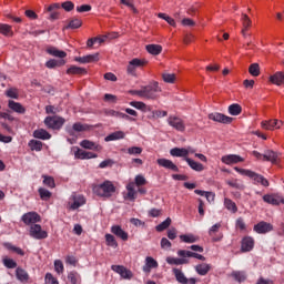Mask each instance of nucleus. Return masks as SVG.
<instances>
[{
	"label": "nucleus",
	"mask_w": 284,
	"mask_h": 284,
	"mask_svg": "<svg viewBox=\"0 0 284 284\" xmlns=\"http://www.w3.org/2000/svg\"><path fill=\"white\" fill-rule=\"evenodd\" d=\"M159 92H161V87H159V82H152L145 87H142L140 90L131 91V94L140 97V99L154 100L159 99Z\"/></svg>",
	"instance_id": "1"
},
{
	"label": "nucleus",
	"mask_w": 284,
	"mask_h": 284,
	"mask_svg": "<svg viewBox=\"0 0 284 284\" xmlns=\"http://www.w3.org/2000/svg\"><path fill=\"white\" fill-rule=\"evenodd\" d=\"M92 192L95 196H99L100 199H111V196H114V192H116V186H114V183L112 181L105 180L100 184L93 185Z\"/></svg>",
	"instance_id": "2"
},
{
	"label": "nucleus",
	"mask_w": 284,
	"mask_h": 284,
	"mask_svg": "<svg viewBox=\"0 0 284 284\" xmlns=\"http://www.w3.org/2000/svg\"><path fill=\"white\" fill-rule=\"evenodd\" d=\"M148 180H145V176L138 174L135 175L134 182H129L126 184V194L124 195L125 201H136V190H134V186L141 187V185H146Z\"/></svg>",
	"instance_id": "3"
},
{
	"label": "nucleus",
	"mask_w": 284,
	"mask_h": 284,
	"mask_svg": "<svg viewBox=\"0 0 284 284\" xmlns=\"http://www.w3.org/2000/svg\"><path fill=\"white\" fill-rule=\"evenodd\" d=\"M144 65H148V60L145 59H132L129 61V64L126 67V74L130 77H136V69L138 68H143Z\"/></svg>",
	"instance_id": "4"
},
{
	"label": "nucleus",
	"mask_w": 284,
	"mask_h": 284,
	"mask_svg": "<svg viewBox=\"0 0 284 284\" xmlns=\"http://www.w3.org/2000/svg\"><path fill=\"white\" fill-rule=\"evenodd\" d=\"M64 123H65V119L57 115L47 116L44 119V125H47V128H49L50 130H61Z\"/></svg>",
	"instance_id": "5"
},
{
	"label": "nucleus",
	"mask_w": 284,
	"mask_h": 284,
	"mask_svg": "<svg viewBox=\"0 0 284 284\" xmlns=\"http://www.w3.org/2000/svg\"><path fill=\"white\" fill-rule=\"evenodd\" d=\"M29 236H31V239H36V241H41L43 239H48V233L43 231L41 224H31Z\"/></svg>",
	"instance_id": "6"
},
{
	"label": "nucleus",
	"mask_w": 284,
	"mask_h": 284,
	"mask_svg": "<svg viewBox=\"0 0 284 284\" xmlns=\"http://www.w3.org/2000/svg\"><path fill=\"white\" fill-rule=\"evenodd\" d=\"M166 122L173 130H176V132H185V121L176 115H169Z\"/></svg>",
	"instance_id": "7"
},
{
	"label": "nucleus",
	"mask_w": 284,
	"mask_h": 284,
	"mask_svg": "<svg viewBox=\"0 0 284 284\" xmlns=\"http://www.w3.org/2000/svg\"><path fill=\"white\" fill-rule=\"evenodd\" d=\"M21 221L24 225H37V223H41V215L37 212H28L21 216Z\"/></svg>",
	"instance_id": "8"
},
{
	"label": "nucleus",
	"mask_w": 284,
	"mask_h": 284,
	"mask_svg": "<svg viewBox=\"0 0 284 284\" xmlns=\"http://www.w3.org/2000/svg\"><path fill=\"white\" fill-rule=\"evenodd\" d=\"M111 270L115 272V274H119L121 278H124L125 281H130L134 274H132V271L128 270L123 265H112Z\"/></svg>",
	"instance_id": "9"
},
{
	"label": "nucleus",
	"mask_w": 284,
	"mask_h": 284,
	"mask_svg": "<svg viewBox=\"0 0 284 284\" xmlns=\"http://www.w3.org/2000/svg\"><path fill=\"white\" fill-rule=\"evenodd\" d=\"M253 230L254 232H256V234H267L268 232H272L274 230V225H272V223L262 221L255 224Z\"/></svg>",
	"instance_id": "10"
},
{
	"label": "nucleus",
	"mask_w": 284,
	"mask_h": 284,
	"mask_svg": "<svg viewBox=\"0 0 284 284\" xmlns=\"http://www.w3.org/2000/svg\"><path fill=\"white\" fill-rule=\"evenodd\" d=\"M283 121L282 120H265L262 121L261 126L263 128V130H281V126L283 125Z\"/></svg>",
	"instance_id": "11"
},
{
	"label": "nucleus",
	"mask_w": 284,
	"mask_h": 284,
	"mask_svg": "<svg viewBox=\"0 0 284 284\" xmlns=\"http://www.w3.org/2000/svg\"><path fill=\"white\" fill-rule=\"evenodd\" d=\"M71 201L73 202H69L70 210H79V207H83V205H85V196L83 195L72 194Z\"/></svg>",
	"instance_id": "12"
},
{
	"label": "nucleus",
	"mask_w": 284,
	"mask_h": 284,
	"mask_svg": "<svg viewBox=\"0 0 284 284\" xmlns=\"http://www.w3.org/2000/svg\"><path fill=\"white\" fill-rule=\"evenodd\" d=\"M209 119L211 121H215L216 123H232V121H234L233 118L219 112L210 113Z\"/></svg>",
	"instance_id": "13"
},
{
	"label": "nucleus",
	"mask_w": 284,
	"mask_h": 284,
	"mask_svg": "<svg viewBox=\"0 0 284 284\" xmlns=\"http://www.w3.org/2000/svg\"><path fill=\"white\" fill-rule=\"evenodd\" d=\"M221 161L225 165H234L236 163H243L245 159L241 158V155H237V154H229V155H223L221 158Z\"/></svg>",
	"instance_id": "14"
},
{
	"label": "nucleus",
	"mask_w": 284,
	"mask_h": 284,
	"mask_svg": "<svg viewBox=\"0 0 284 284\" xmlns=\"http://www.w3.org/2000/svg\"><path fill=\"white\" fill-rule=\"evenodd\" d=\"M158 165L160 168H164L165 170H171L172 172H179V166L172 162V160H168L165 158H161L156 160Z\"/></svg>",
	"instance_id": "15"
},
{
	"label": "nucleus",
	"mask_w": 284,
	"mask_h": 284,
	"mask_svg": "<svg viewBox=\"0 0 284 284\" xmlns=\"http://www.w3.org/2000/svg\"><path fill=\"white\" fill-rule=\"evenodd\" d=\"M254 185H263V187H270V181H267V179H265V176L256 173V172H252L251 173V178Z\"/></svg>",
	"instance_id": "16"
},
{
	"label": "nucleus",
	"mask_w": 284,
	"mask_h": 284,
	"mask_svg": "<svg viewBox=\"0 0 284 284\" xmlns=\"http://www.w3.org/2000/svg\"><path fill=\"white\" fill-rule=\"evenodd\" d=\"M156 267H159V262H156V260H154V257L152 256H146L145 264L143 266V272L150 274L152 270H156Z\"/></svg>",
	"instance_id": "17"
},
{
	"label": "nucleus",
	"mask_w": 284,
	"mask_h": 284,
	"mask_svg": "<svg viewBox=\"0 0 284 284\" xmlns=\"http://www.w3.org/2000/svg\"><path fill=\"white\" fill-rule=\"evenodd\" d=\"M97 154L95 153H92V152H88V151H84V150H81V149H77L74 151V159H80L81 161H85V160H89V159H97Z\"/></svg>",
	"instance_id": "18"
},
{
	"label": "nucleus",
	"mask_w": 284,
	"mask_h": 284,
	"mask_svg": "<svg viewBox=\"0 0 284 284\" xmlns=\"http://www.w3.org/2000/svg\"><path fill=\"white\" fill-rule=\"evenodd\" d=\"M178 256H182V258H197V261H205V256L199 253H194L192 251H185V250L178 251Z\"/></svg>",
	"instance_id": "19"
},
{
	"label": "nucleus",
	"mask_w": 284,
	"mask_h": 284,
	"mask_svg": "<svg viewBox=\"0 0 284 284\" xmlns=\"http://www.w3.org/2000/svg\"><path fill=\"white\" fill-rule=\"evenodd\" d=\"M252 250H254V237L245 236L241 243V251L242 252H252Z\"/></svg>",
	"instance_id": "20"
},
{
	"label": "nucleus",
	"mask_w": 284,
	"mask_h": 284,
	"mask_svg": "<svg viewBox=\"0 0 284 284\" xmlns=\"http://www.w3.org/2000/svg\"><path fill=\"white\" fill-rule=\"evenodd\" d=\"M111 232L116 236L118 239H121V241H128L129 234L125 232L121 225H113L111 226Z\"/></svg>",
	"instance_id": "21"
},
{
	"label": "nucleus",
	"mask_w": 284,
	"mask_h": 284,
	"mask_svg": "<svg viewBox=\"0 0 284 284\" xmlns=\"http://www.w3.org/2000/svg\"><path fill=\"white\" fill-rule=\"evenodd\" d=\"M170 154L171 156H178L185 161V159H187V156L190 155V151H187V149L185 148H173L170 150Z\"/></svg>",
	"instance_id": "22"
},
{
	"label": "nucleus",
	"mask_w": 284,
	"mask_h": 284,
	"mask_svg": "<svg viewBox=\"0 0 284 284\" xmlns=\"http://www.w3.org/2000/svg\"><path fill=\"white\" fill-rule=\"evenodd\" d=\"M264 203H268V205H281L283 199H281L276 194H265L263 195Z\"/></svg>",
	"instance_id": "23"
},
{
	"label": "nucleus",
	"mask_w": 284,
	"mask_h": 284,
	"mask_svg": "<svg viewBox=\"0 0 284 284\" xmlns=\"http://www.w3.org/2000/svg\"><path fill=\"white\" fill-rule=\"evenodd\" d=\"M33 138L40 139L41 141H50V139H52V134H50L45 129H38L33 131Z\"/></svg>",
	"instance_id": "24"
},
{
	"label": "nucleus",
	"mask_w": 284,
	"mask_h": 284,
	"mask_svg": "<svg viewBox=\"0 0 284 284\" xmlns=\"http://www.w3.org/2000/svg\"><path fill=\"white\" fill-rule=\"evenodd\" d=\"M75 61L79 63H97L99 61V53L88 54L77 58Z\"/></svg>",
	"instance_id": "25"
},
{
	"label": "nucleus",
	"mask_w": 284,
	"mask_h": 284,
	"mask_svg": "<svg viewBox=\"0 0 284 284\" xmlns=\"http://www.w3.org/2000/svg\"><path fill=\"white\" fill-rule=\"evenodd\" d=\"M16 278L20 281V283H28V281H30V274H28V271L18 267L16 268Z\"/></svg>",
	"instance_id": "26"
},
{
	"label": "nucleus",
	"mask_w": 284,
	"mask_h": 284,
	"mask_svg": "<svg viewBox=\"0 0 284 284\" xmlns=\"http://www.w3.org/2000/svg\"><path fill=\"white\" fill-rule=\"evenodd\" d=\"M166 263L169 265H187L190 261L187 260V257H183V256H180V257L169 256L166 257Z\"/></svg>",
	"instance_id": "27"
},
{
	"label": "nucleus",
	"mask_w": 284,
	"mask_h": 284,
	"mask_svg": "<svg viewBox=\"0 0 284 284\" xmlns=\"http://www.w3.org/2000/svg\"><path fill=\"white\" fill-rule=\"evenodd\" d=\"M145 50L149 54H152V57H159V54L163 52V47H161V44H146Z\"/></svg>",
	"instance_id": "28"
},
{
	"label": "nucleus",
	"mask_w": 284,
	"mask_h": 284,
	"mask_svg": "<svg viewBox=\"0 0 284 284\" xmlns=\"http://www.w3.org/2000/svg\"><path fill=\"white\" fill-rule=\"evenodd\" d=\"M268 81H271L273 85H284V73L281 71H277L275 74L268 78Z\"/></svg>",
	"instance_id": "29"
},
{
	"label": "nucleus",
	"mask_w": 284,
	"mask_h": 284,
	"mask_svg": "<svg viewBox=\"0 0 284 284\" xmlns=\"http://www.w3.org/2000/svg\"><path fill=\"white\" fill-rule=\"evenodd\" d=\"M8 108L18 114H26V108H23L21 103L13 100H9Z\"/></svg>",
	"instance_id": "30"
},
{
	"label": "nucleus",
	"mask_w": 284,
	"mask_h": 284,
	"mask_svg": "<svg viewBox=\"0 0 284 284\" xmlns=\"http://www.w3.org/2000/svg\"><path fill=\"white\" fill-rule=\"evenodd\" d=\"M210 270H212V265L207 263L197 264L195 266V272L200 276H207V273L210 272Z\"/></svg>",
	"instance_id": "31"
},
{
	"label": "nucleus",
	"mask_w": 284,
	"mask_h": 284,
	"mask_svg": "<svg viewBox=\"0 0 284 284\" xmlns=\"http://www.w3.org/2000/svg\"><path fill=\"white\" fill-rule=\"evenodd\" d=\"M129 105H131V108H135V110H141V112H152V109L141 101H131Z\"/></svg>",
	"instance_id": "32"
},
{
	"label": "nucleus",
	"mask_w": 284,
	"mask_h": 284,
	"mask_svg": "<svg viewBox=\"0 0 284 284\" xmlns=\"http://www.w3.org/2000/svg\"><path fill=\"white\" fill-rule=\"evenodd\" d=\"M48 54L51 57H55L58 59H65L68 57V53L65 51H61L54 47H50L47 49Z\"/></svg>",
	"instance_id": "33"
},
{
	"label": "nucleus",
	"mask_w": 284,
	"mask_h": 284,
	"mask_svg": "<svg viewBox=\"0 0 284 284\" xmlns=\"http://www.w3.org/2000/svg\"><path fill=\"white\" fill-rule=\"evenodd\" d=\"M184 161L187 162V165L191 168V170H194V172H203V170H205V166H203V164L190 158H185Z\"/></svg>",
	"instance_id": "34"
},
{
	"label": "nucleus",
	"mask_w": 284,
	"mask_h": 284,
	"mask_svg": "<svg viewBox=\"0 0 284 284\" xmlns=\"http://www.w3.org/2000/svg\"><path fill=\"white\" fill-rule=\"evenodd\" d=\"M262 156H263V161H268L270 163H276V160L278 159V153L272 150H266Z\"/></svg>",
	"instance_id": "35"
},
{
	"label": "nucleus",
	"mask_w": 284,
	"mask_h": 284,
	"mask_svg": "<svg viewBox=\"0 0 284 284\" xmlns=\"http://www.w3.org/2000/svg\"><path fill=\"white\" fill-rule=\"evenodd\" d=\"M231 276L234 278V281H236V283H244V281L247 280V273L244 271H233Z\"/></svg>",
	"instance_id": "36"
},
{
	"label": "nucleus",
	"mask_w": 284,
	"mask_h": 284,
	"mask_svg": "<svg viewBox=\"0 0 284 284\" xmlns=\"http://www.w3.org/2000/svg\"><path fill=\"white\" fill-rule=\"evenodd\" d=\"M120 139H125V133L123 131H115L104 138V141H120Z\"/></svg>",
	"instance_id": "37"
},
{
	"label": "nucleus",
	"mask_w": 284,
	"mask_h": 284,
	"mask_svg": "<svg viewBox=\"0 0 284 284\" xmlns=\"http://www.w3.org/2000/svg\"><path fill=\"white\" fill-rule=\"evenodd\" d=\"M0 34L3 37H14V31H12V26L0 23Z\"/></svg>",
	"instance_id": "38"
},
{
	"label": "nucleus",
	"mask_w": 284,
	"mask_h": 284,
	"mask_svg": "<svg viewBox=\"0 0 284 284\" xmlns=\"http://www.w3.org/2000/svg\"><path fill=\"white\" fill-rule=\"evenodd\" d=\"M173 274L178 283L187 284V277L185 276V273H183V271L179 268H173Z\"/></svg>",
	"instance_id": "39"
},
{
	"label": "nucleus",
	"mask_w": 284,
	"mask_h": 284,
	"mask_svg": "<svg viewBox=\"0 0 284 284\" xmlns=\"http://www.w3.org/2000/svg\"><path fill=\"white\" fill-rule=\"evenodd\" d=\"M224 207H226L229 212H232V214H236V212H239L236 203L229 197L224 199Z\"/></svg>",
	"instance_id": "40"
},
{
	"label": "nucleus",
	"mask_w": 284,
	"mask_h": 284,
	"mask_svg": "<svg viewBox=\"0 0 284 284\" xmlns=\"http://www.w3.org/2000/svg\"><path fill=\"white\" fill-rule=\"evenodd\" d=\"M88 130V125L81 124V122H77L72 125V130H69L68 133L70 136H74V132H85Z\"/></svg>",
	"instance_id": "41"
},
{
	"label": "nucleus",
	"mask_w": 284,
	"mask_h": 284,
	"mask_svg": "<svg viewBox=\"0 0 284 284\" xmlns=\"http://www.w3.org/2000/svg\"><path fill=\"white\" fill-rule=\"evenodd\" d=\"M180 240L182 241V243H196L199 242V236L192 233H187L180 235Z\"/></svg>",
	"instance_id": "42"
},
{
	"label": "nucleus",
	"mask_w": 284,
	"mask_h": 284,
	"mask_svg": "<svg viewBox=\"0 0 284 284\" xmlns=\"http://www.w3.org/2000/svg\"><path fill=\"white\" fill-rule=\"evenodd\" d=\"M3 247H6V250H9L11 252H16V254H19V256H26V252H23L21 247L14 246L10 242H4Z\"/></svg>",
	"instance_id": "43"
},
{
	"label": "nucleus",
	"mask_w": 284,
	"mask_h": 284,
	"mask_svg": "<svg viewBox=\"0 0 284 284\" xmlns=\"http://www.w3.org/2000/svg\"><path fill=\"white\" fill-rule=\"evenodd\" d=\"M241 112H243V108L239 103H233L229 106V114H231V116H239Z\"/></svg>",
	"instance_id": "44"
},
{
	"label": "nucleus",
	"mask_w": 284,
	"mask_h": 284,
	"mask_svg": "<svg viewBox=\"0 0 284 284\" xmlns=\"http://www.w3.org/2000/svg\"><path fill=\"white\" fill-rule=\"evenodd\" d=\"M68 281L71 284H80L81 283V274H79V272H77V271H71L68 274Z\"/></svg>",
	"instance_id": "45"
},
{
	"label": "nucleus",
	"mask_w": 284,
	"mask_h": 284,
	"mask_svg": "<svg viewBox=\"0 0 284 284\" xmlns=\"http://www.w3.org/2000/svg\"><path fill=\"white\" fill-rule=\"evenodd\" d=\"M29 148L32 150V152H41V150H43V142L38 140H30Z\"/></svg>",
	"instance_id": "46"
},
{
	"label": "nucleus",
	"mask_w": 284,
	"mask_h": 284,
	"mask_svg": "<svg viewBox=\"0 0 284 284\" xmlns=\"http://www.w3.org/2000/svg\"><path fill=\"white\" fill-rule=\"evenodd\" d=\"M81 26H83V22L81 21V19H72L69 24L64 28V30H77L79 28H81Z\"/></svg>",
	"instance_id": "47"
},
{
	"label": "nucleus",
	"mask_w": 284,
	"mask_h": 284,
	"mask_svg": "<svg viewBox=\"0 0 284 284\" xmlns=\"http://www.w3.org/2000/svg\"><path fill=\"white\" fill-rule=\"evenodd\" d=\"M80 145L84 149V150H99V145H97V143L90 141V140H82L80 142Z\"/></svg>",
	"instance_id": "48"
},
{
	"label": "nucleus",
	"mask_w": 284,
	"mask_h": 284,
	"mask_svg": "<svg viewBox=\"0 0 284 284\" xmlns=\"http://www.w3.org/2000/svg\"><path fill=\"white\" fill-rule=\"evenodd\" d=\"M172 225V219L168 217L162 223L155 226L156 232H163L169 229V226Z\"/></svg>",
	"instance_id": "49"
},
{
	"label": "nucleus",
	"mask_w": 284,
	"mask_h": 284,
	"mask_svg": "<svg viewBox=\"0 0 284 284\" xmlns=\"http://www.w3.org/2000/svg\"><path fill=\"white\" fill-rule=\"evenodd\" d=\"M38 192L42 201H50V199L52 197V192H50L48 189L40 187Z\"/></svg>",
	"instance_id": "50"
},
{
	"label": "nucleus",
	"mask_w": 284,
	"mask_h": 284,
	"mask_svg": "<svg viewBox=\"0 0 284 284\" xmlns=\"http://www.w3.org/2000/svg\"><path fill=\"white\" fill-rule=\"evenodd\" d=\"M105 241H106V245H109V247H119V243H116V239H114V235L106 233L105 234Z\"/></svg>",
	"instance_id": "51"
},
{
	"label": "nucleus",
	"mask_w": 284,
	"mask_h": 284,
	"mask_svg": "<svg viewBox=\"0 0 284 284\" xmlns=\"http://www.w3.org/2000/svg\"><path fill=\"white\" fill-rule=\"evenodd\" d=\"M67 74H85V69L72 65L67 70Z\"/></svg>",
	"instance_id": "52"
},
{
	"label": "nucleus",
	"mask_w": 284,
	"mask_h": 284,
	"mask_svg": "<svg viewBox=\"0 0 284 284\" xmlns=\"http://www.w3.org/2000/svg\"><path fill=\"white\" fill-rule=\"evenodd\" d=\"M42 179H43V185H47V187H50L51 190H53V187H57V184L54 183V178L42 175Z\"/></svg>",
	"instance_id": "53"
},
{
	"label": "nucleus",
	"mask_w": 284,
	"mask_h": 284,
	"mask_svg": "<svg viewBox=\"0 0 284 284\" xmlns=\"http://www.w3.org/2000/svg\"><path fill=\"white\" fill-rule=\"evenodd\" d=\"M158 17H159V19H163L164 21H166V23H169V26L176 28V21H174V18H172L165 13H159Z\"/></svg>",
	"instance_id": "54"
},
{
	"label": "nucleus",
	"mask_w": 284,
	"mask_h": 284,
	"mask_svg": "<svg viewBox=\"0 0 284 284\" xmlns=\"http://www.w3.org/2000/svg\"><path fill=\"white\" fill-rule=\"evenodd\" d=\"M248 72L252 77H258V74H261V67L258 63H253L250 65Z\"/></svg>",
	"instance_id": "55"
},
{
	"label": "nucleus",
	"mask_w": 284,
	"mask_h": 284,
	"mask_svg": "<svg viewBox=\"0 0 284 284\" xmlns=\"http://www.w3.org/2000/svg\"><path fill=\"white\" fill-rule=\"evenodd\" d=\"M126 152L131 156H139V154L143 153V149L141 146H131L126 150Z\"/></svg>",
	"instance_id": "56"
},
{
	"label": "nucleus",
	"mask_w": 284,
	"mask_h": 284,
	"mask_svg": "<svg viewBox=\"0 0 284 284\" xmlns=\"http://www.w3.org/2000/svg\"><path fill=\"white\" fill-rule=\"evenodd\" d=\"M2 263H3L4 267H7L8 270H14V267H17V263L14 262V260H12L10 257H4L2 260Z\"/></svg>",
	"instance_id": "57"
},
{
	"label": "nucleus",
	"mask_w": 284,
	"mask_h": 284,
	"mask_svg": "<svg viewBox=\"0 0 284 284\" xmlns=\"http://www.w3.org/2000/svg\"><path fill=\"white\" fill-rule=\"evenodd\" d=\"M241 21H242V26H243V28H245V30H247L250 28V26H252V20L245 13H242Z\"/></svg>",
	"instance_id": "58"
},
{
	"label": "nucleus",
	"mask_w": 284,
	"mask_h": 284,
	"mask_svg": "<svg viewBox=\"0 0 284 284\" xmlns=\"http://www.w3.org/2000/svg\"><path fill=\"white\" fill-rule=\"evenodd\" d=\"M162 78L165 83H174L176 80V75L174 73H163Z\"/></svg>",
	"instance_id": "59"
},
{
	"label": "nucleus",
	"mask_w": 284,
	"mask_h": 284,
	"mask_svg": "<svg viewBox=\"0 0 284 284\" xmlns=\"http://www.w3.org/2000/svg\"><path fill=\"white\" fill-rule=\"evenodd\" d=\"M54 270H55L57 274H63L64 266H63V262L61 260L54 261Z\"/></svg>",
	"instance_id": "60"
},
{
	"label": "nucleus",
	"mask_w": 284,
	"mask_h": 284,
	"mask_svg": "<svg viewBox=\"0 0 284 284\" xmlns=\"http://www.w3.org/2000/svg\"><path fill=\"white\" fill-rule=\"evenodd\" d=\"M6 94L9 99H19V91L14 88L7 90Z\"/></svg>",
	"instance_id": "61"
},
{
	"label": "nucleus",
	"mask_w": 284,
	"mask_h": 284,
	"mask_svg": "<svg viewBox=\"0 0 284 284\" xmlns=\"http://www.w3.org/2000/svg\"><path fill=\"white\" fill-rule=\"evenodd\" d=\"M61 8H63V10H65V12H72V10H74V2L65 1L61 4Z\"/></svg>",
	"instance_id": "62"
},
{
	"label": "nucleus",
	"mask_w": 284,
	"mask_h": 284,
	"mask_svg": "<svg viewBox=\"0 0 284 284\" xmlns=\"http://www.w3.org/2000/svg\"><path fill=\"white\" fill-rule=\"evenodd\" d=\"M45 283L47 284H59V281L52 275V273L45 274Z\"/></svg>",
	"instance_id": "63"
},
{
	"label": "nucleus",
	"mask_w": 284,
	"mask_h": 284,
	"mask_svg": "<svg viewBox=\"0 0 284 284\" xmlns=\"http://www.w3.org/2000/svg\"><path fill=\"white\" fill-rule=\"evenodd\" d=\"M221 230V223H215L213 226L209 229V235L214 236Z\"/></svg>",
	"instance_id": "64"
}]
</instances>
